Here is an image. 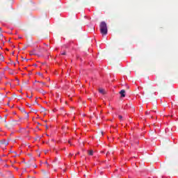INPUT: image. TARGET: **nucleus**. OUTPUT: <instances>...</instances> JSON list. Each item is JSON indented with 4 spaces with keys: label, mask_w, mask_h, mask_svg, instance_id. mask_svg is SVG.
<instances>
[{
    "label": "nucleus",
    "mask_w": 178,
    "mask_h": 178,
    "mask_svg": "<svg viewBox=\"0 0 178 178\" xmlns=\"http://www.w3.org/2000/svg\"><path fill=\"white\" fill-rule=\"evenodd\" d=\"M118 118L120 119V120H122V119H123V117L122 115H118Z\"/></svg>",
    "instance_id": "5"
},
{
    "label": "nucleus",
    "mask_w": 178,
    "mask_h": 178,
    "mask_svg": "<svg viewBox=\"0 0 178 178\" xmlns=\"http://www.w3.org/2000/svg\"><path fill=\"white\" fill-rule=\"evenodd\" d=\"M46 47H47V48H49V45H46Z\"/></svg>",
    "instance_id": "8"
},
{
    "label": "nucleus",
    "mask_w": 178,
    "mask_h": 178,
    "mask_svg": "<svg viewBox=\"0 0 178 178\" xmlns=\"http://www.w3.org/2000/svg\"><path fill=\"white\" fill-rule=\"evenodd\" d=\"M61 55H66V53L63 52V53L61 54Z\"/></svg>",
    "instance_id": "7"
},
{
    "label": "nucleus",
    "mask_w": 178,
    "mask_h": 178,
    "mask_svg": "<svg viewBox=\"0 0 178 178\" xmlns=\"http://www.w3.org/2000/svg\"><path fill=\"white\" fill-rule=\"evenodd\" d=\"M99 92H101V94H104V89H99Z\"/></svg>",
    "instance_id": "4"
},
{
    "label": "nucleus",
    "mask_w": 178,
    "mask_h": 178,
    "mask_svg": "<svg viewBox=\"0 0 178 178\" xmlns=\"http://www.w3.org/2000/svg\"><path fill=\"white\" fill-rule=\"evenodd\" d=\"M88 155H90V156L94 155V151L93 150H89L88 151Z\"/></svg>",
    "instance_id": "3"
},
{
    "label": "nucleus",
    "mask_w": 178,
    "mask_h": 178,
    "mask_svg": "<svg viewBox=\"0 0 178 178\" xmlns=\"http://www.w3.org/2000/svg\"><path fill=\"white\" fill-rule=\"evenodd\" d=\"M120 94L121 97H126V95H125L126 94V91H124V90H121L120 92Z\"/></svg>",
    "instance_id": "2"
},
{
    "label": "nucleus",
    "mask_w": 178,
    "mask_h": 178,
    "mask_svg": "<svg viewBox=\"0 0 178 178\" xmlns=\"http://www.w3.org/2000/svg\"><path fill=\"white\" fill-rule=\"evenodd\" d=\"M99 29L102 37L108 34V26L106 25V22H102L99 24Z\"/></svg>",
    "instance_id": "1"
},
{
    "label": "nucleus",
    "mask_w": 178,
    "mask_h": 178,
    "mask_svg": "<svg viewBox=\"0 0 178 178\" xmlns=\"http://www.w3.org/2000/svg\"><path fill=\"white\" fill-rule=\"evenodd\" d=\"M145 114H146V115H148V112L147 111V112L145 113Z\"/></svg>",
    "instance_id": "9"
},
{
    "label": "nucleus",
    "mask_w": 178,
    "mask_h": 178,
    "mask_svg": "<svg viewBox=\"0 0 178 178\" xmlns=\"http://www.w3.org/2000/svg\"><path fill=\"white\" fill-rule=\"evenodd\" d=\"M30 55H34V54L33 53V51L30 52Z\"/></svg>",
    "instance_id": "6"
}]
</instances>
